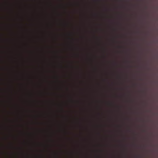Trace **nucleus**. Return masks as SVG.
Listing matches in <instances>:
<instances>
[{
  "mask_svg": "<svg viewBox=\"0 0 158 158\" xmlns=\"http://www.w3.org/2000/svg\"><path fill=\"white\" fill-rule=\"evenodd\" d=\"M12 39L10 38H8L6 39V41L8 44L7 48V55L8 59V65L6 67V70L7 72L8 75L9 77V78L8 79L7 83V100L6 101L7 102H11L12 100V98L11 97V94H12V81L10 78L11 69L9 65V62L12 60V57L10 55L11 52L9 45L12 41Z\"/></svg>",
  "mask_w": 158,
  "mask_h": 158,
  "instance_id": "f257e3e1",
  "label": "nucleus"
},
{
  "mask_svg": "<svg viewBox=\"0 0 158 158\" xmlns=\"http://www.w3.org/2000/svg\"><path fill=\"white\" fill-rule=\"evenodd\" d=\"M8 117L7 118V130L8 132V134L6 137V139L9 142V145L7 146V148L9 150L12 147V143L9 142L10 138L12 136L11 134V126L10 125V124L12 122V121L9 118V115L10 114V112L8 111Z\"/></svg>",
  "mask_w": 158,
  "mask_h": 158,
  "instance_id": "f03ea898",
  "label": "nucleus"
},
{
  "mask_svg": "<svg viewBox=\"0 0 158 158\" xmlns=\"http://www.w3.org/2000/svg\"><path fill=\"white\" fill-rule=\"evenodd\" d=\"M6 5L7 10L8 13L9 14L11 13L12 11V6L10 2V0H7Z\"/></svg>",
  "mask_w": 158,
  "mask_h": 158,
  "instance_id": "7ed1b4c3",
  "label": "nucleus"
},
{
  "mask_svg": "<svg viewBox=\"0 0 158 158\" xmlns=\"http://www.w3.org/2000/svg\"><path fill=\"white\" fill-rule=\"evenodd\" d=\"M7 27L8 31L10 33L11 32V25L9 22L7 24Z\"/></svg>",
  "mask_w": 158,
  "mask_h": 158,
  "instance_id": "20e7f679",
  "label": "nucleus"
},
{
  "mask_svg": "<svg viewBox=\"0 0 158 158\" xmlns=\"http://www.w3.org/2000/svg\"><path fill=\"white\" fill-rule=\"evenodd\" d=\"M7 155L8 156V157L7 158H11V153H10L9 152H8L7 153Z\"/></svg>",
  "mask_w": 158,
  "mask_h": 158,
  "instance_id": "39448f33",
  "label": "nucleus"
},
{
  "mask_svg": "<svg viewBox=\"0 0 158 158\" xmlns=\"http://www.w3.org/2000/svg\"><path fill=\"white\" fill-rule=\"evenodd\" d=\"M8 22H9L10 21V17L9 16L8 17Z\"/></svg>",
  "mask_w": 158,
  "mask_h": 158,
  "instance_id": "423d86ee",
  "label": "nucleus"
}]
</instances>
